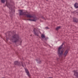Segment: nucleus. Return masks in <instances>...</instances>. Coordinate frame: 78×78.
<instances>
[{"instance_id": "6", "label": "nucleus", "mask_w": 78, "mask_h": 78, "mask_svg": "<svg viewBox=\"0 0 78 78\" xmlns=\"http://www.w3.org/2000/svg\"><path fill=\"white\" fill-rule=\"evenodd\" d=\"M70 50V48H68L66 51H65L64 54H63L64 56H65V57H66L67 55V53H68V52H69V50Z\"/></svg>"}, {"instance_id": "19", "label": "nucleus", "mask_w": 78, "mask_h": 78, "mask_svg": "<svg viewBox=\"0 0 78 78\" xmlns=\"http://www.w3.org/2000/svg\"><path fill=\"white\" fill-rule=\"evenodd\" d=\"M41 17V18H42V19H44V20H45V19L44 18V16H42Z\"/></svg>"}, {"instance_id": "23", "label": "nucleus", "mask_w": 78, "mask_h": 78, "mask_svg": "<svg viewBox=\"0 0 78 78\" xmlns=\"http://www.w3.org/2000/svg\"><path fill=\"white\" fill-rule=\"evenodd\" d=\"M41 40H42V39H41Z\"/></svg>"}, {"instance_id": "7", "label": "nucleus", "mask_w": 78, "mask_h": 78, "mask_svg": "<svg viewBox=\"0 0 78 78\" xmlns=\"http://www.w3.org/2000/svg\"><path fill=\"white\" fill-rule=\"evenodd\" d=\"M73 72H74V75L76 76V78H78V72H77V71L74 70Z\"/></svg>"}, {"instance_id": "16", "label": "nucleus", "mask_w": 78, "mask_h": 78, "mask_svg": "<svg viewBox=\"0 0 78 78\" xmlns=\"http://www.w3.org/2000/svg\"><path fill=\"white\" fill-rule=\"evenodd\" d=\"M41 37L42 38V39H44V38H45V35L44 34H42L41 35Z\"/></svg>"}, {"instance_id": "8", "label": "nucleus", "mask_w": 78, "mask_h": 78, "mask_svg": "<svg viewBox=\"0 0 78 78\" xmlns=\"http://www.w3.org/2000/svg\"><path fill=\"white\" fill-rule=\"evenodd\" d=\"M25 70L28 76H30V74L29 71H28V69H27V68H25Z\"/></svg>"}, {"instance_id": "3", "label": "nucleus", "mask_w": 78, "mask_h": 78, "mask_svg": "<svg viewBox=\"0 0 78 78\" xmlns=\"http://www.w3.org/2000/svg\"><path fill=\"white\" fill-rule=\"evenodd\" d=\"M27 17H29V18H33V21L36 22L37 20V18L36 16H32L30 15H27Z\"/></svg>"}, {"instance_id": "21", "label": "nucleus", "mask_w": 78, "mask_h": 78, "mask_svg": "<svg viewBox=\"0 0 78 78\" xmlns=\"http://www.w3.org/2000/svg\"><path fill=\"white\" fill-rule=\"evenodd\" d=\"M46 28H47V29H49V28H48V27H46Z\"/></svg>"}, {"instance_id": "12", "label": "nucleus", "mask_w": 78, "mask_h": 78, "mask_svg": "<svg viewBox=\"0 0 78 78\" xmlns=\"http://www.w3.org/2000/svg\"><path fill=\"white\" fill-rule=\"evenodd\" d=\"M36 60H37V63H38V64H41L42 62L40 60V58H38L37 60L36 59Z\"/></svg>"}, {"instance_id": "18", "label": "nucleus", "mask_w": 78, "mask_h": 78, "mask_svg": "<svg viewBox=\"0 0 78 78\" xmlns=\"http://www.w3.org/2000/svg\"><path fill=\"white\" fill-rule=\"evenodd\" d=\"M27 20H30V21H33V20H31V19H27Z\"/></svg>"}, {"instance_id": "17", "label": "nucleus", "mask_w": 78, "mask_h": 78, "mask_svg": "<svg viewBox=\"0 0 78 78\" xmlns=\"http://www.w3.org/2000/svg\"><path fill=\"white\" fill-rule=\"evenodd\" d=\"M1 2L3 3H4L5 2V0H1Z\"/></svg>"}, {"instance_id": "1", "label": "nucleus", "mask_w": 78, "mask_h": 78, "mask_svg": "<svg viewBox=\"0 0 78 78\" xmlns=\"http://www.w3.org/2000/svg\"><path fill=\"white\" fill-rule=\"evenodd\" d=\"M19 39H20L19 35L18 34H13L11 39V40L12 42H15V43H16L17 42L19 41Z\"/></svg>"}, {"instance_id": "15", "label": "nucleus", "mask_w": 78, "mask_h": 78, "mask_svg": "<svg viewBox=\"0 0 78 78\" xmlns=\"http://www.w3.org/2000/svg\"><path fill=\"white\" fill-rule=\"evenodd\" d=\"M61 26H59V27H57L56 28L55 30H56V31H58L60 29H61Z\"/></svg>"}, {"instance_id": "9", "label": "nucleus", "mask_w": 78, "mask_h": 78, "mask_svg": "<svg viewBox=\"0 0 78 78\" xmlns=\"http://www.w3.org/2000/svg\"><path fill=\"white\" fill-rule=\"evenodd\" d=\"M20 12L19 14L20 16L23 15V10H18Z\"/></svg>"}, {"instance_id": "5", "label": "nucleus", "mask_w": 78, "mask_h": 78, "mask_svg": "<svg viewBox=\"0 0 78 78\" xmlns=\"http://www.w3.org/2000/svg\"><path fill=\"white\" fill-rule=\"evenodd\" d=\"M5 6H7L10 10L12 9V5H11L9 3H7V1H6Z\"/></svg>"}, {"instance_id": "11", "label": "nucleus", "mask_w": 78, "mask_h": 78, "mask_svg": "<svg viewBox=\"0 0 78 78\" xmlns=\"http://www.w3.org/2000/svg\"><path fill=\"white\" fill-rule=\"evenodd\" d=\"M73 22L77 23V22H78V19L76 18H74Z\"/></svg>"}, {"instance_id": "20", "label": "nucleus", "mask_w": 78, "mask_h": 78, "mask_svg": "<svg viewBox=\"0 0 78 78\" xmlns=\"http://www.w3.org/2000/svg\"><path fill=\"white\" fill-rule=\"evenodd\" d=\"M43 39H44V40L45 41H47V38H46L45 37Z\"/></svg>"}, {"instance_id": "4", "label": "nucleus", "mask_w": 78, "mask_h": 78, "mask_svg": "<svg viewBox=\"0 0 78 78\" xmlns=\"http://www.w3.org/2000/svg\"><path fill=\"white\" fill-rule=\"evenodd\" d=\"M15 65H16V66H23V63L22 62H18V61H16L14 62Z\"/></svg>"}, {"instance_id": "13", "label": "nucleus", "mask_w": 78, "mask_h": 78, "mask_svg": "<svg viewBox=\"0 0 78 78\" xmlns=\"http://www.w3.org/2000/svg\"><path fill=\"white\" fill-rule=\"evenodd\" d=\"M74 7L75 8H78V3L76 2L74 4Z\"/></svg>"}, {"instance_id": "10", "label": "nucleus", "mask_w": 78, "mask_h": 78, "mask_svg": "<svg viewBox=\"0 0 78 78\" xmlns=\"http://www.w3.org/2000/svg\"><path fill=\"white\" fill-rule=\"evenodd\" d=\"M27 13H28V12H23V15H24V16H26L27 17V16H30L31 15L30 14H27Z\"/></svg>"}, {"instance_id": "14", "label": "nucleus", "mask_w": 78, "mask_h": 78, "mask_svg": "<svg viewBox=\"0 0 78 78\" xmlns=\"http://www.w3.org/2000/svg\"><path fill=\"white\" fill-rule=\"evenodd\" d=\"M33 31L34 33V34H35V36H39V35L37 34V33L36 32V31L35 30H34Z\"/></svg>"}, {"instance_id": "2", "label": "nucleus", "mask_w": 78, "mask_h": 78, "mask_svg": "<svg viewBox=\"0 0 78 78\" xmlns=\"http://www.w3.org/2000/svg\"><path fill=\"white\" fill-rule=\"evenodd\" d=\"M65 43H66V42L64 41L62 44V45L58 48V53L59 58H60V57H61L62 56V55H63V52L64 51L62 50L61 51L60 50H61V49L62 48L63 45H64V44H65Z\"/></svg>"}, {"instance_id": "22", "label": "nucleus", "mask_w": 78, "mask_h": 78, "mask_svg": "<svg viewBox=\"0 0 78 78\" xmlns=\"http://www.w3.org/2000/svg\"><path fill=\"white\" fill-rule=\"evenodd\" d=\"M46 1H47V2L48 1V0H46Z\"/></svg>"}]
</instances>
